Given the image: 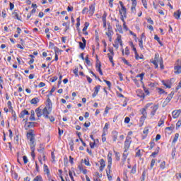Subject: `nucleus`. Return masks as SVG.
<instances>
[{
	"label": "nucleus",
	"instance_id": "obj_1",
	"mask_svg": "<svg viewBox=\"0 0 181 181\" xmlns=\"http://www.w3.org/2000/svg\"><path fill=\"white\" fill-rule=\"evenodd\" d=\"M51 112H52V100H50V98L47 99V105L43 110L40 109V107H37L35 110V113L38 118H40L42 115H43L45 118H49V114H50Z\"/></svg>",
	"mask_w": 181,
	"mask_h": 181
},
{
	"label": "nucleus",
	"instance_id": "obj_2",
	"mask_svg": "<svg viewBox=\"0 0 181 181\" xmlns=\"http://www.w3.org/2000/svg\"><path fill=\"white\" fill-rule=\"evenodd\" d=\"M111 165H112V153L109 152L108 155H107V169H108V170L106 171L107 176H110V175L111 173Z\"/></svg>",
	"mask_w": 181,
	"mask_h": 181
},
{
	"label": "nucleus",
	"instance_id": "obj_3",
	"mask_svg": "<svg viewBox=\"0 0 181 181\" xmlns=\"http://www.w3.org/2000/svg\"><path fill=\"white\" fill-rule=\"evenodd\" d=\"M174 70H175L174 73H175V74H180L181 73V60L180 59L177 60V62L174 67Z\"/></svg>",
	"mask_w": 181,
	"mask_h": 181
},
{
	"label": "nucleus",
	"instance_id": "obj_4",
	"mask_svg": "<svg viewBox=\"0 0 181 181\" xmlns=\"http://www.w3.org/2000/svg\"><path fill=\"white\" fill-rule=\"evenodd\" d=\"M132 142V139L129 137V136H127L124 141V149H125L124 152H127V150L129 149V146H131Z\"/></svg>",
	"mask_w": 181,
	"mask_h": 181
},
{
	"label": "nucleus",
	"instance_id": "obj_5",
	"mask_svg": "<svg viewBox=\"0 0 181 181\" xmlns=\"http://www.w3.org/2000/svg\"><path fill=\"white\" fill-rule=\"evenodd\" d=\"M151 105H153V103H147L145 107L141 110V115H142V117H146V115H148V113L146 112V110L148 108H149V107H151Z\"/></svg>",
	"mask_w": 181,
	"mask_h": 181
},
{
	"label": "nucleus",
	"instance_id": "obj_6",
	"mask_svg": "<svg viewBox=\"0 0 181 181\" xmlns=\"http://www.w3.org/2000/svg\"><path fill=\"white\" fill-rule=\"evenodd\" d=\"M119 4L121 6V10L119 11L120 15H122V16H124V18L127 17V8L124 6V3H122V1H119Z\"/></svg>",
	"mask_w": 181,
	"mask_h": 181
},
{
	"label": "nucleus",
	"instance_id": "obj_7",
	"mask_svg": "<svg viewBox=\"0 0 181 181\" xmlns=\"http://www.w3.org/2000/svg\"><path fill=\"white\" fill-rule=\"evenodd\" d=\"M159 60H160V58H159V54L156 53L154 56V60L151 62V63L155 65L156 69H158L159 67V66L158 65V63H159Z\"/></svg>",
	"mask_w": 181,
	"mask_h": 181
},
{
	"label": "nucleus",
	"instance_id": "obj_8",
	"mask_svg": "<svg viewBox=\"0 0 181 181\" xmlns=\"http://www.w3.org/2000/svg\"><path fill=\"white\" fill-rule=\"evenodd\" d=\"M151 117H155V114H156V111H158V110L159 109V105H156L151 106Z\"/></svg>",
	"mask_w": 181,
	"mask_h": 181
},
{
	"label": "nucleus",
	"instance_id": "obj_9",
	"mask_svg": "<svg viewBox=\"0 0 181 181\" xmlns=\"http://www.w3.org/2000/svg\"><path fill=\"white\" fill-rule=\"evenodd\" d=\"M29 139L30 149H35L36 142H35V136H32Z\"/></svg>",
	"mask_w": 181,
	"mask_h": 181
},
{
	"label": "nucleus",
	"instance_id": "obj_10",
	"mask_svg": "<svg viewBox=\"0 0 181 181\" xmlns=\"http://www.w3.org/2000/svg\"><path fill=\"white\" fill-rule=\"evenodd\" d=\"M100 88H101V86L100 85H98L94 88V93L92 94V97L93 98H95V97H97Z\"/></svg>",
	"mask_w": 181,
	"mask_h": 181
},
{
	"label": "nucleus",
	"instance_id": "obj_11",
	"mask_svg": "<svg viewBox=\"0 0 181 181\" xmlns=\"http://www.w3.org/2000/svg\"><path fill=\"white\" fill-rule=\"evenodd\" d=\"M35 127V122H28L25 124V129H29L30 128H34Z\"/></svg>",
	"mask_w": 181,
	"mask_h": 181
},
{
	"label": "nucleus",
	"instance_id": "obj_12",
	"mask_svg": "<svg viewBox=\"0 0 181 181\" xmlns=\"http://www.w3.org/2000/svg\"><path fill=\"white\" fill-rule=\"evenodd\" d=\"M173 98V93H170L168 97L166 98L165 100L164 101V104L168 105L169 103H170V100Z\"/></svg>",
	"mask_w": 181,
	"mask_h": 181
},
{
	"label": "nucleus",
	"instance_id": "obj_13",
	"mask_svg": "<svg viewBox=\"0 0 181 181\" xmlns=\"http://www.w3.org/2000/svg\"><path fill=\"white\" fill-rule=\"evenodd\" d=\"M173 117L176 119L179 117V115H180L181 114V110H174L173 112Z\"/></svg>",
	"mask_w": 181,
	"mask_h": 181
},
{
	"label": "nucleus",
	"instance_id": "obj_14",
	"mask_svg": "<svg viewBox=\"0 0 181 181\" xmlns=\"http://www.w3.org/2000/svg\"><path fill=\"white\" fill-rule=\"evenodd\" d=\"M96 69L98 71H99L100 76H103V71L101 70V62H100L99 61L96 62Z\"/></svg>",
	"mask_w": 181,
	"mask_h": 181
},
{
	"label": "nucleus",
	"instance_id": "obj_15",
	"mask_svg": "<svg viewBox=\"0 0 181 181\" xmlns=\"http://www.w3.org/2000/svg\"><path fill=\"white\" fill-rule=\"evenodd\" d=\"M105 33L109 39V41L112 42V35H114V31L107 30Z\"/></svg>",
	"mask_w": 181,
	"mask_h": 181
},
{
	"label": "nucleus",
	"instance_id": "obj_16",
	"mask_svg": "<svg viewBox=\"0 0 181 181\" xmlns=\"http://www.w3.org/2000/svg\"><path fill=\"white\" fill-rule=\"evenodd\" d=\"M100 172H103L104 170V168H105V160L104 159H100Z\"/></svg>",
	"mask_w": 181,
	"mask_h": 181
},
{
	"label": "nucleus",
	"instance_id": "obj_17",
	"mask_svg": "<svg viewBox=\"0 0 181 181\" xmlns=\"http://www.w3.org/2000/svg\"><path fill=\"white\" fill-rule=\"evenodd\" d=\"M30 115V114H29V111L25 110H23V111L20 113L19 117H20L21 118H25V115Z\"/></svg>",
	"mask_w": 181,
	"mask_h": 181
},
{
	"label": "nucleus",
	"instance_id": "obj_18",
	"mask_svg": "<svg viewBox=\"0 0 181 181\" xmlns=\"http://www.w3.org/2000/svg\"><path fill=\"white\" fill-rule=\"evenodd\" d=\"M180 15H181L180 10H178L174 13V17L175 18V19H180Z\"/></svg>",
	"mask_w": 181,
	"mask_h": 181
},
{
	"label": "nucleus",
	"instance_id": "obj_19",
	"mask_svg": "<svg viewBox=\"0 0 181 181\" xmlns=\"http://www.w3.org/2000/svg\"><path fill=\"white\" fill-rule=\"evenodd\" d=\"M30 121H36V118L35 117V111L31 110V114L30 116Z\"/></svg>",
	"mask_w": 181,
	"mask_h": 181
},
{
	"label": "nucleus",
	"instance_id": "obj_20",
	"mask_svg": "<svg viewBox=\"0 0 181 181\" xmlns=\"http://www.w3.org/2000/svg\"><path fill=\"white\" fill-rule=\"evenodd\" d=\"M158 63L160 64V69H161V70H163L165 69V66H163V59H162V57H160Z\"/></svg>",
	"mask_w": 181,
	"mask_h": 181
},
{
	"label": "nucleus",
	"instance_id": "obj_21",
	"mask_svg": "<svg viewBox=\"0 0 181 181\" xmlns=\"http://www.w3.org/2000/svg\"><path fill=\"white\" fill-rule=\"evenodd\" d=\"M112 138L113 141L115 142L117 141V139L118 138V132H112Z\"/></svg>",
	"mask_w": 181,
	"mask_h": 181
},
{
	"label": "nucleus",
	"instance_id": "obj_22",
	"mask_svg": "<svg viewBox=\"0 0 181 181\" xmlns=\"http://www.w3.org/2000/svg\"><path fill=\"white\" fill-rule=\"evenodd\" d=\"M177 139H179V133H176L175 134L174 139L173 140V144H176V142H177Z\"/></svg>",
	"mask_w": 181,
	"mask_h": 181
},
{
	"label": "nucleus",
	"instance_id": "obj_23",
	"mask_svg": "<svg viewBox=\"0 0 181 181\" xmlns=\"http://www.w3.org/2000/svg\"><path fill=\"white\" fill-rule=\"evenodd\" d=\"M136 4H132L131 11L132 13H136Z\"/></svg>",
	"mask_w": 181,
	"mask_h": 181
},
{
	"label": "nucleus",
	"instance_id": "obj_24",
	"mask_svg": "<svg viewBox=\"0 0 181 181\" xmlns=\"http://www.w3.org/2000/svg\"><path fill=\"white\" fill-rule=\"evenodd\" d=\"M165 124V118L162 117L158 123V127H160L161 125H163Z\"/></svg>",
	"mask_w": 181,
	"mask_h": 181
},
{
	"label": "nucleus",
	"instance_id": "obj_25",
	"mask_svg": "<svg viewBox=\"0 0 181 181\" xmlns=\"http://www.w3.org/2000/svg\"><path fill=\"white\" fill-rule=\"evenodd\" d=\"M78 44H79L80 49H81L82 50H84V49H86V43L79 42Z\"/></svg>",
	"mask_w": 181,
	"mask_h": 181
},
{
	"label": "nucleus",
	"instance_id": "obj_26",
	"mask_svg": "<svg viewBox=\"0 0 181 181\" xmlns=\"http://www.w3.org/2000/svg\"><path fill=\"white\" fill-rule=\"evenodd\" d=\"M30 103L31 104H37V103H39V98H33Z\"/></svg>",
	"mask_w": 181,
	"mask_h": 181
},
{
	"label": "nucleus",
	"instance_id": "obj_27",
	"mask_svg": "<svg viewBox=\"0 0 181 181\" xmlns=\"http://www.w3.org/2000/svg\"><path fill=\"white\" fill-rule=\"evenodd\" d=\"M28 139H30V138H32V136H35V135H33V130H30V132L28 133Z\"/></svg>",
	"mask_w": 181,
	"mask_h": 181
},
{
	"label": "nucleus",
	"instance_id": "obj_28",
	"mask_svg": "<svg viewBox=\"0 0 181 181\" xmlns=\"http://www.w3.org/2000/svg\"><path fill=\"white\" fill-rule=\"evenodd\" d=\"M116 28H117L118 32H119V33H122V26L121 25L117 24Z\"/></svg>",
	"mask_w": 181,
	"mask_h": 181
},
{
	"label": "nucleus",
	"instance_id": "obj_29",
	"mask_svg": "<svg viewBox=\"0 0 181 181\" xmlns=\"http://www.w3.org/2000/svg\"><path fill=\"white\" fill-rule=\"evenodd\" d=\"M122 62H124V64L127 66H129V67H132V65L128 62V61L125 58H122Z\"/></svg>",
	"mask_w": 181,
	"mask_h": 181
},
{
	"label": "nucleus",
	"instance_id": "obj_30",
	"mask_svg": "<svg viewBox=\"0 0 181 181\" xmlns=\"http://www.w3.org/2000/svg\"><path fill=\"white\" fill-rule=\"evenodd\" d=\"M125 153H126L125 151L123 153V156H122V162H125V160H127V158L128 156V154H127Z\"/></svg>",
	"mask_w": 181,
	"mask_h": 181
},
{
	"label": "nucleus",
	"instance_id": "obj_31",
	"mask_svg": "<svg viewBox=\"0 0 181 181\" xmlns=\"http://www.w3.org/2000/svg\"><path fill=\"white\" fill-rule=\"evenodd\" d=\"M130 46L132 49V51L134 52V53H137L136 48H135V46L134 45V43L132 42H130Z\"/></svg>",
	"mask_w": 181,
	"mask_h": 181
},
{
	"label": "nucleus",
	"instance_id": "obj_32",
	"mask_svg": "<svg viewBox=\"0 0 181 181\" xmlns=\"http://www.w3.org/2000/svg\"><path fill=\"white\" fill-rule=\"evenodd\" d=\"M141 156H142V155L141 154V150L136 149V157L141 158Z\"/></svg>",
	"mask_w": 181,
	"mask_h": 181
},
{
	"label": "nucleus",
	"instance_id": "obj_33",
	"mask_svg": "<svg viewBox=\"0 0 181 181\" xmlns=\"http://www.w3.org/2000/svg\"><path fill=\"white\" fill-rule=\"evenodd\" d=\"M144 76H145V73H141L140 74H138L136 77H140V81L142 83V80H144Z\"/></svg>",
	"mask_w": 181,
	"mask_h": 181
},
{
	"label": "nucleus",
	"instance_id": "obj_34",
	"mask_svg": "<svg viewBox=\"0 0 181 181\" xmlns=\"http://www.w3.org/2000/svg\"><path fill=\"white\" fill-rule=\"evenodd\" d=\"M33 181H43V179L42 178V176L37 175L34 178Z\"/></svg>",
	"mask_w": 181,
	"mask_h": 181
},
{
	"label": "nucleus",
	"instance_id": "obj_35",
	"mask_svg": "<svg viewBox=\"0 0 181 181\" xmlns=\"http://www.w3.org/2000/svg\"><path fill=\"white\" fill-rule=\"evenodd\" d=\"M156 160L155 159H152L151 160V165H150V169H153V167L155 166V163H156Z\"/></svg>",
	"mask_w": 181,
	"mask_h": 181
},
{
	"label": "nucleus",
	"instance_id": "obj_36",
	"mask_svg": "<svg viewBox=\"0 0 181 181\" xmlns=\"http://www.w3.org/2000/svg\"><path fill=\"white\" fill-rule=\"evenodd\" d=\"M139 46L141 49H144V42L142 41V39L139 40Z\"/></svg>",
	"mask_w": 181,
	"mask_h": 181
},
{
	"label": "nucleus",
	"instance_id": "obj_37",
	"mask_svg": "<svg viewBox=\"0 0 181 181\" xmlns=\"http://www.w3.org/2000/svg\"><path fill=\"white\" fill-rule=\"evenodd\" d=\"M85 62L88 66H91V61L88 59V56L85 58Z\"/></svg>",
	"mask_w": 181,
	"mask_h": 181
},
{
	"label": "nucleus",
	"instance_id": "obj_38",
	"mask_svg": "<svg viewBox=\"0 0 181 181\" xmlns=\"http://www.w3.org/2000/svg\"><path fill=\"white\" fill-rule=\"evenodd\" d=\"M89 11H90L92 13H94V11H95V7L94 5L92 4L89 6Z\"/></svg>",
	"mask_w": 181,
	"mask_h": 181
},
{
	"label": "nucleus",
	"instance_id": "obj_39",
	"mask_svg": "<svg viewBox=\"0 0 181 181\" xmlns=\"http://www.w3.org/2000/svg\"><path fill=\"white\" fill-rule=\"evenodd\" d=\"M117 42L119 43L120 46H122V40H121V36L119 35L117 37Z\"/></svg>",
	"mask_w": 181,
	"mask_h": 181
},
{
	"label": "nucleus",
	"instance_id": "obj_40",
	"mask_svg": "<svg viewBox=\"0 0 181 181\" xmlns=\"http://www.w3.org/2000/svg\"><path fill=\"white\" fill-rule=\"evenodd\" d=\"M13 16L15 18V19H18V21H21V18H19V16L18 15V13L14 12L13 13Z\"/></svg>",
	"mask_w": 181,
	"mask_h": 181
},
{
	"label": "nucleus",
	"instance_id": "obj_41",
	"mask_svg": "<svg viewBox=\"0 0 181 181\" xmlns=\"http://www.w3.org/2000/svg\"><path fill=\"white\" fill-rule=\"evenodd\" d=\"M141 2L143 4V6H144L146 9H148V4L146 3V0H141Z\"/></svg>",
	"mask_w": 181,
	"mask_h": 181
},
{
	"label": "nucleus",
	"instance_id": "obj_42",
	"mask_svg": "<svg viewBox=\"0 0 181 181\" xmlns=\"http://www.w3.org/2000/svg\"><path fill=\"white\" fill-rule=\"evenodd\" d=\"M165 166H166V162L165 161H163L160 165V169H165Z\"/></svg>",
	"mask_w": 181,
	"mask_h": 181
},
{
	"label": "nucleus",
	"instance_id": "obj_43",
	"mask_svg": "<svg viewBox=\"0 0 181 181\" xmlns=\"http://www.w3.org/2000/svg\"><path fill=\"white\" fill-rule=\"evenodd\" d=\"M103 22H107V13H104L103 16H102Z\"/></svg>",
	"mask_w": 181,
	"mask_h": 181
},
{
	"label": "nucleus",
	"instance_id": "obj_44",
	"mask_svg": "<svg viewBox=\"0 0 181 181\" xmlns=\"http://www.w3.org/2000/svg\"><path fill=\"white\" fill-rule=\"evenodd\" d=\"M84 163L86 166H91V164H90V161L87 158L84 159Z\"/></svg>",
	"mask_w": 181,
	"mask_h": 181
},
{
	"label": "nucleus",
	"instance_id": "obj_45",
	"mask_svg": "<svg viewBox=\"0 0 181 181\" xmlns=\"http://www.w3.org/2000/svg\"><path fill=\"white\" fill-rule=\"evenodd\" d=\"M107 141V139L105 138V132H103L102 134V142H105Z\"/></svg>",
	"mask_w": 181,
	"mask_h": 181
},
{
	"label": "nucleus",
	"instance_id": "obj_46",
	"mask_svg": "<svg viewBox=\"0 0 181 181\" xmlns=\"http://www.w3.org/2000/svg\"><path fill=\"white\" fill-rule=\"evenodd\" d=\"M90 148H91V149H94V147H95V146H97V144H95V141H94L93 143V142H90Z\"/></svg>",
	"mask_w": 181,
	"mask_h": 181
},
{
	"label": "nucleus",
	"instance_id": "obj_47",
	"mask_svg": "<svg viewBox=\"0 0 181 181\" xmlns=\"http://www.w3.org/2000/svg\"><path fill=\"white\" fill-rule=\"evenodd\" d=\"M103 81L105 83H106V84H107V86L109 88H111V82L110 81H107V80L105 79V80H103Z\"/></svg>",
	"mask_w": 181,
	"mask_h": 181
},
{
	"label": "nucleus",
	"instance_id": "obj_48",
	"mask_svg": "<svg viewBox=\"0 0 181 181\" xmlns=\"http://www.w3.org/2000/svg\"><path fill=\"white\" fill-rule=\"evenodd\" d=\"M85 13H88V8L85 7L83 10H82V14L84 15Z\"/></svg>",
	"mask_w": 181,
	"mask_h": 181
},
{
	"label": "nucleus",
	"instance_id": "obj_49",
	"mask_svg": "<svg viewBox=\"0 0 181 181\" xmlns=\"http://www.w3.org/2000/svg\"><path fill=\"white\" fill-rule=\"evenodd\" d=\"M74 74H75V76H76V77L78 76V67H76V68L74 69Z\"/></svg>",
	"mask_w": 181,
	"mask_h": 181
},
{
	"label": "nucleus",
	"instance_id": "obj_50",
	"mask_svg": "<svg viewBox=\"0 0 181 181\" xmlns=\"http://www.w3.org/2000/svg\"><path fill=\"white\" fill-rule=\"evenodd\" d=\"M109 60L111 63H112V64L114 65V60L112 59V56L110 54H107Z\"/></svg>",
	"mask_w": 181,
	"mask_h": 181
},
{
	"label": "nucleus",
	"instance_id": "obj_51",
	"mask_svg": "<svg viewBox=\"0 0 181 181\" xmlns=\"http://www.w3.org/2000/svg\"><path fill=\"white\" fill-rule=\"evenodd\" d=\"M23 160L24 162V164L26 165V163H28V157L26 156H23Z\"/></svg>",
	"mask_w": 181,
	"mask_h": 181
},
{
	"label": "nucleus",
	"instance_id": "obj_52",
	"mask_svg": "<svg viewBox=\"0 0 181 181\" xmlns=\"http://www.w3.org/2000/svg\"><path fill=\"white\" fill-rule=\"evenodd\" d=\"M143 134H145V135H148V134H149V129H148V127L144 128Z\"/></svg>",
	"mask_w": 181,
	"mask_h": 181
},
{
	"label": "nucleus",
	"instance_id": "obj_53",
	"mask_svg": "<svg viewBox=\"0 0 181 181\" xmlns=\"http://www.w3.org/2000/svg\"><path fill=\"white\" fill-rule=\"evenodd\" d=\"M114 47H115V49H118L119 45H118V40H115V43L113 44Z\"/></svg>",
	"mask_w": 181,
	"mask_h": 181
},
{
	"label": "nucleus",
	"instance_id": "obj_54",
	"mask_svg": "<svg viewBox=\"0 0 181 181\" xmlns=\"http://www.w3.org/2000/svg\"><path fill=\"white\" fill-rule=\"evenodd\" d=\"M146 176V172L144 171L142 173L141 181H145Z\"/></svg>",
	"mask_w": 181,
	"mask_h": 181
},
{
	"label": "nucleus",
	"instance_id": "obj_55",
	"mask_svg": "<svg viewBox=\"0 0 181 181\" xmlns=\"http://www.w3.org/2000/svg\"><path fill=\"white\" fill-rule=\"evenodd\" d=\"M107 30L113 32L112 27L111 26V23H107Z\"/></svg>",
	"mask_w": 181,
	"mask_h": 181
},
{
	"label": "nucleus",
	"instance_id": "obj_56",
	"mask_svg": "<svg viewBox=\"0 0 181 181\" xmlns=\"http://www.w3.org/2000/svg\"><path fill=\"white\" fill-rule=\"evenodd\" d=\"M54 91H56V87L53 86L52 88L51 89V90L49 91V94L51 95H52L53 93H54Z\"/></svg>",
	"mask_w": 181,
	"mask_h": 181
},
{
	"label": "nucleus",
	"instance_id": "obj_57",
	"mask_svg": "<svg viewBox=\"0 0 181 181\" xmlns=\"http://www.w3.org/2000/svg\"><path fill=\"white\" fill-rule=\"evenodd\" d=\"M129 121H131V119L129 117H125L124 119L125 124H129Z\"/></svg>",
	"mask_w": 181,
	"mask_h": 181
},
{
	"label": "nucleus",
	"instance_id": "obj_58",
	"mask_svg": "<svg viewBox=\"0 0 181 181\" xmlns=\"http://www.w3.org/2000/svg\"><path fill=\"white\" fill-rule=\"evenodd\" d=\"M7 105L8 107V110H12V103L11 101L7 103Z\"/></svg>",
	"mask_w": 181,
	"mask_h": 181
},
{
	"label": "nucleus",
	"instance_id": "obj_59",
	"mask_svg": "<svg viewBox=\"0 0 181 181\" xmlns=\"http://www.w3.org/2000/svg\"><path fill=\"white\" fill-rule=\"evenodd\" d=\"M181 127V119L178 120V122L176 124V128H180Z\"/></svg>",
	"mask_w": 181,
	"mask_h": 181
},
{
	"label": "nucleus",
	"instance_id": "obj_60",
	"mask_svg": "<svg viewBox=\"0 0 181 181\" xmlns=\"http://www.w3.org/2000/svg\"><path fill=\"white\" fill-rule=\"evenodd\" d=\"M134 54H135L136 60H138L139 59H142V57H139V54H138V52L134 53Z\"/></svg>",
	"mask_w": 181,
	"mask_h": 181
},
{
	"label": "nucleus",
	"instance_id": "obj_61",
	"mask_svg": "<svg viewBox=\"0 0 181 181\" xmlns=\"http://www.w3.org/2000/svg\"><path fill=\"white\" fill-rule=\"evenodd\" d=\"M31 156L33 158V159H35V149H31Z\"/></svg>",
	"mask_w": 181,
	"mask_h": 181
},
{
	"label": "nucleus",
	"instance_id": "obj_62",
	"mask_svg": "<svg viewBox=\"0 0 181 181\" xmlns=\"http://www.w3.org/2000/svg\"><path fill=\"white\" fill-rule=\"evenodd\" d=\"M147 22L150 23V25H153V21H152V18H151L147 19Z\"/></svg>",
	"mask_w": 181,
	"mask_h": 181
},
{
	"label": "nucleus",
	"instance_id": "obj_63",
	"mask_svg": "<svg viewBox=\"0 0 181 181\" xmlns=\"http://www.w3.org/2000/svg\"><path fill=\"white\" fill-rule=\"evenodd\" d=\"M116 160H119V153L115 152Z\"/></svg>",
	"mask_w": 181,
	"mask_h": 181
},
{
	"label": "nucleus",
	"instance_id": "obj_64",
	"mask_svg": "<svg viewBox=\"0 0 181 181\" xmlns=\"http://www.w3.org/2000/svg\"><path fill=\"white\" fill-rule=\"evenodd\" d=\"M45 86H46V83H43V82H40L38 85V86L40 88H42V87H45Z\"/></svg>",
	"mask_w": 181,
	"mask_h": 181
}]
</instances>
